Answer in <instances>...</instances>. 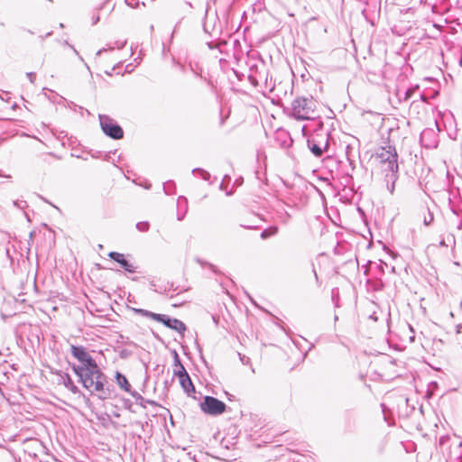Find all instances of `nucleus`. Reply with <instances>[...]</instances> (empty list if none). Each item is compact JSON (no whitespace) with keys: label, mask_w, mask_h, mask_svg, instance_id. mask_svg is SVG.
Instances as JSON below:
<instances>
[{"label":"nucleus","mask_w":462,"mask_h":462,"mask_svg":"<svg viewBox=\"0 0 462 462\" xmlns=\"http://www.w3.org/2000/svg\"><path fill=\"white\" fill-rule=\"evenodd\" d=\"M460 64H462V58H461V60H460Z\"/></svg>","instance_id":"nucleus-35"},{"label":"nucleus","mask_w":462,"mask_h":462,"mask_svg":"<svg viewBox=\"0 0 462 462\" xmlns=\"http://www.w3.org/2000/svg\"><path fill=\"white\" fill-rule=\"evenodd\" d=\"M114 49H115L114 46H109L108 48H102L97 51L96 55L100 56L103 52H105L106 51H113Z\"/></svg>","instance_id":"nucleus-21"},{"label":"nucleus","mask_w":462,"mask_h":462,"mask_svg":"<svg viewBox=\"0 0 462 462\" xmlns=\"http://www.w3.org/2000/svg\"><path fill=\"white\" fill-rule=\"evenodd\" d=\"M376 158L381 164L382 170L385 172V176L388 177L389 173L394 180H397V173L399 170L397 159L398 154L394 146L387 144L378 149L376 152Z\"/></svg>","instance_id":"nucleus-2"},{"label":"nucleus","mask_w":462,"mask_h":462,"mask_svg":"<svg viewBox=\"0 0 462 462\" xmlns=\"http://www.w3.org/2000/svg\"><path fill=\"white\" fill-rule=\"evenodd\" d=\"M413 91H414V90H413L412 88H409V89L406 91V93H405V97H404V98H405L406 100H407V99H409V98L411 97V95H412Z\"/></svg>","instance_id":"nucleus-25"},{"label":"nucleus","mask_w":462,"mask_h":462,"mask_svg":"<svg viewBox=\"0 0 462 462\" xmlns=\"http://www.w3.org/2000/svg\"><path fill=\"white\" fill-rule=\"evenodd\" d=\"M308 147L315 156L320 157L323 151L328 147V140L317 134L315 137L308 140Z\"/></svg>","instance_id":"nucleus-6"},{"label":"nucleus","mask_w":462,"mask_h":462,"mask_svg":"<svg viewBox=\"0 0 462 462\" xmlns=\"http://www.w3.org/2000/svg\"><path fill=\"white\" fill-rule=\"evenodd\" d=\"M174 375L180 380L181 378H184L185 376H188L189 374L187 373L185 367L180 364L177 370H174Z\"/></svg>","instance_id":"nucleus-18"},{"label":"nucleus","mask_w":462,"mask_h":462,"mask_svg":"<svg viewBox=\"0 0 462 462\" xmlns=\"http://www.w3.org/2000/svg\"><path fill=\"white\" fill-rule=\"evenodd\" d=\"M99 21V16L93 17V24H96Z\"/></svg>","instance_id":"nucleus-31"},{"label":"nucleus","mask_w":462,"mask_h":462,"mask_svg":"<svg viewBox=\"0 0 462 462\" xmlns=\"http://www.w3.org/2000/svg\"><path fill=\"white\" fill-rule=\"evenodd\" d=\"M315 277L318 278L317 273L314 271Z\"/></svg>","instance_id":"nucleus-34"},{"label":"nucleus","mask_w":462,"mask_h":462,"mask_svg":"<svg viewBox=\"0 0 462 462\" xmlns=\"http://www.w3.org/2000/svg\"><path fill=\"white\" fill-rule=\"evenodd\" d=\"M420 143L426 148H435L438 144L437 134L433 129L427 128L420 134Z\"/></svg>","instance_id":"nucleus-8"},{"label":"nucleus","mask_w":462,"mask_h":462,"mask_svg":"<svg viewBox=\"0 0 462 462\" xmlns=\"http://www.w3.org/2000/svg\"><path fill=\"white\" fill-rule=\"evenodd\" d=\"M422 214H423V224L427 226H430L434 220L433 214L430 211L429 208H423Z\"/></svg>","instance_id":"nucleus-15"},{"label":"nucleus","mask_w":462,"mask_h":462,"mask_svg":"<svg viewBox=\"0 0 462 462\" xmlns=\"http://www.w3.org/2000/svg\"><path fill=\"white\" fill-rule=\"evenodd\" d=\"M90 370L80 378L83 386L92 392H97L100 399H106V394L104 389V383L106 381V375L101 372L98 365L97 368L89 367Z\"/></svg>","instance_id":"nucleus-3"},{"label":"nucleus","mask_w":462,"mask_h":462,"mask_svg":"<svg viewBox=\"0 0 462 462\" xmlns=\"http://www.w3.org/2000/svg\"><path fill=\"white\" fill-rule=\"evenodd\" d=\"M71 355L83 365H87L92 368H97V362L92 358V356L86 351V349L83 346H71Z\"/></svg>","instance_id":"nucleus-7"},{"label":"nucleus","mask_w":462,"mask_h":462,"mask_svg":"<svg viewBox=\"0 0 462 462\" xmlns=\"http://www.w3.org/2000/svg\"><path fill=\"white\" fill-rule=\"evenodd\" d=\"M73 370L75 374L79 377V379L83 376L84 374L87 373V371L90 370L89 366L87 365H83L81 366H74Z\"/></svg>","instance_id":"nucleus-17"},{"label":"nucleus","mask_w":462,"mask_h":462,"mask_svg":"<svg viewBox=\"0 0 462 462\" xmlns=\"http://www.w3.org/2000/svg\"><path fill=\"white\" fill-rule=\"evenodd\" d=\"M125 3L127 5L134 8V7H137L138 6V1H135V0H125Z\"/></svg>","instance_id":"nucleus-22"},{"label":"nucleus","mask_w":462,"mask_h":462,"mask_svg":"<svg viewBox=\"0 0 462 462\" xmlns=\"http://www.w3.org/2000/svg\"><path fill=\"white\" fill-rule=\"evenodd\" d=\"M174 364L175 365L179 366L180 363V357H179V355L176 351H174Z\"/></svg>","instance_id":"nucleus-24"},{"label":"nucleus","mask_w":462,"mask_h":462,"mask_svg":"<svg viewBox=\"0 0 462 462\" xmlns=\"http://www.w3.org/2000/svg\"><path fill=\"white\" fill-rule=\"evenodd\" d=\"M99 122L101 129L106 135L115 140L123 138L124 131L114 119L106 115H99Z\"/></svg>","instance_id":"nucleus-4"},{"label":"nucleus","mask_w":462,"mask_h":462,"mask_svg":"<svg viewBox=\"0 0 462 462\" xmlns=\"http://www.w3.org/2000/svg\"><path fill=\"white\" fill-rule=\"evenodd\" d=\"M276 232H277V228H276V227H275V228H273V232H271V233H270L267 229H265V230H263V231L262 232V234H261V237H262V238H263V239H265V238H267L268 236H272V235L276 234Z\"/></svg>","instance_id":"nucleus-20"},{"label":"nucleus","mask_w":462,"mask_h":462,"mask_svg":"<svg viewBox=\"0 0 462 462\" xmlns=\"http://www.w3.org/2000/svg\"><path fill=\"white\" fill-rule=\"evenodd\" d=\"M249 79H250V80L252 81L253 84L257 85V82L255 81L254 77L249 76Z\"/></svg>","instance_id":"nucleus-32"},{"label":"nucleus","mask_w":462,"mask_h":462,"mask_svg":"<svg viewBox=\"0 0 462 462\" xmlns=\"http://www.w3.org/2000/svg\"><path fill=\"white\" fill-rule=\"evenodd\" d=\"M183 4L188 5L189 8L194 7L190 0H183Z\"/></svg>","instance_id":"nucleus-27"},{"label":"nucleus","mask_w":462,"mask_h":462,"mask_svg":"<svg viewBox=\"0 0 462 462\" xmlns=\"http://www.w3.org/2000/svg\"><path fill=\"white\" fill-rule=\"evenodd\" d=\"M180 383L182 387V389L184 390V392L189 395L190 396L191 393H195V387H194V384L189 377V375L188 376H185L184 378H181L180 380Z\"/></svg>","instance_id":"nucleus-13"},{"label":"nucleus","mask_w":462,"mask_h":462,"mask_svg":"<svg viewBox=\"0 0 462 462\" xmlns=\"http://www.w3.org/2000/svg\"><path fill=\"white\" fill-rule=\"evenodd\" d=\"M461 328H462V325L459 324L457 326V328H456L457 334H459L461 332Z\"/></svg>","instance_id":"nucleus-30"},{"label":"nucleus","mask_w":462,"mask_h":462,"mask_svg":"<svg viewBox=\"0 0 462 462\" xmlns=\"http://www.w3.org/2000/svg\"><path fill=\"white\" fill-rule=\"evenodd\" d=\"M163 324L167 328L176 330L179 333H183L186 330V325L178 319H171L170 317H167Z\"/></svg>","instance_id":"nucleus-10"},{"label":"nucleus","mask_w":462,"mask_h":462,"mask_svg":"<svg viewBox=\"0 0 462 462\" xmlns=\"http://www.w3.org/2000/svg\"><path fill=\"white\" fill-rule=\"evenodd\" d=\"M125 42H120V43L116 42V48L117 49H122L125 46Z\"/></svg>","instance_id":"nucleus-29"},{"label":"nucleus","mask_w":462,"mask_h":462,"mask_svg":"<svg viewBox=\"0 0 462 462\" xmlns=\"http://www.w3.org/2000/svg\"><path fill=\"white\" fill-rule=\"evenodd\" d=\"M134 312H136L143 317L150 318L152 319H154V320L162 322V323H164L165 319L168 317L163 314L153 313L152 311L143 310V309H134Z\"/></svg>","instance_id":"nucleus-12"},{"label":"nucleus","mask_w":462,"mask_h":462,"mask_svg":"<svg viewBox=\"0 0 462 462\" xmlns=\"http://www.w3.org/2000/svg\"><path fill=\"white\" fill-rule=\"evenodd\" d=\"M108 256L113 259L114 261L117 262L120 266L128 273H134L135 272V266L133 263H130L125 258L123 254L117 253V252H111L109 253Z\"/></svg>","instance_id":"nucleus-9"},{"label":"nucleus","mask_w":462,"mask_h":462,"mask_svg":"<svg viewBox=\"0 0 462 462\" xmlns=\"http://www.w3.org/2000/svg\"><path fill=\"white\" fill-rule=\"evenodd\" d=\"M182 219H183V216H182V215H180V216L178 217V220H182Z\"/></svg>","instance_id":"nucleus-33"},{"label":"nucleus","mask_w":462,"mask_h":462,"mask_svg":"<svg viewBox=\"0 0 462 462\" xmlns=\"http://www.w3.org/2000/svg\"><path fill=\"white\" fill-rule=\"evenodd\" d=\"M136 228L141 232H146L149 229L148 222H138L136 224Z\"/></svg>","instance_id":"nucleus-19"},{"label":"nucleus","mask_w":462,"mask_h":462,"mask_svg":"<svg viewBox=\"0 0 462 462\" xmlns=\"http://www.w3.org/2000/svg\"><path fill=\"white\" fill-rule=\"evenodd\" d=\"M27 77H28L29 80L32 83H33L36 79V74L34 72H29V73H27Z\"/></svg>","instance_id":"nucleus-23"},{"label":"nucleus","mask_w":462,"mask_h":462,"mask_svg":"<svg viewBox=\"0 0 462 462\" xmlns=\"http://www.w3.org/2000/svg\"><path fill=\"white\" fill-rule=\"evenodd\" d=\"M59 384H63L68 390H69L73 393H79L78 386L75 385L71 377L66 373L61 374L60 375Z\"/></svg>","instance_id":"nucleus-11"},{"label":"nucleus","mask_w":462,"mask_h":462,"mask_svg":"<svg viewBox=\"0 0 462 462\" xmlns=\"http://www.w3.org/2000/svg\"><path fill=\"white\" fill-rule=\"evenodd\" d=\"M192 173L193 174L198 173L199 175V177L202 178L204 180L210 181V178H211L210 173L203 169L196 168L192 171Z\"/></svg>","instance_id":"nucleus-16"},{"label":"nucleus","mask_w":462,"mask_h":462,"mask_svg":"<svg viewBox=\"0 0 462 462\" xmlns=\"http://www.w3.org/2000/svg\"><path fill=\"white\" fill-rule=\"evenodd\" d=\"M317 101L312 97H297L291 106V116L296 120H312L316 118Z\"/></svg>","instance_id":"nucleus-1"},{"label":"nucleus","mask_w":462,"mask_h":462,"mask_svg":"<svg viewBox=\"0 0 462 462\" xmlns=\"http://www.w3.org/2000/svg\"><path fill=\"white\" fill-rule=\"evenodd\" d=\"M200 408L205 413L216 416L225 412L226 405L215 397L206 396L200 403Z\"/></svg>","instance_id":"nucleus-5"},{"label":"nucleus","mask_w":462,"mask_h":462,"mask_svg":"<svg viewBox=\"0 0 462 462\" xmlns=\"http://www.w3.org/2000/svg\"><path fill=\"white\" fill-rule=\"evenodd\" d=\"M387 178H390V180H393V184H392V186H390V188H389L390 191H391V192H393V189H394V182H395V180H394V179L392 177V174H391V173H389V176H388Z\"/></svg>","instance_id":"nucleus-26"},{"label":"nucleus","mask_w":462,"mask_h":462,"mask_svg":"<svg viewBox=\"0 0 462 462\" xmlns=\"http://www.w3.org/2000/svg\"><path fill=\"white\" fill-rule=\"evenodd\" d=\"M116 378V382H117L118 385L123 390H125V392H130L131 384L129 383L127 378L124 374L117 372Z\"/></svg>","instance_id":"nucleus-14"},{"label":"nucleus","mask_w":462,"mask_h":462,"mask_svg":"<svg viewBox=\"0 0 462 462\" xmlns=\"http://www.w3.org/2000/svg\"><path fill=\"white\" fill-rule=\"evenodd\" d=\"M208 46L210 48V49H214L216 47H218L219 44H214L213 42H208Z\"/></svg>","instance_id":"nucleus-28"}]
</instances>
